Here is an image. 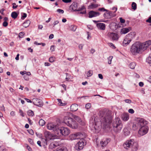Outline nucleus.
Wrapping results in <instances>:
<instances>
[{
    "label": "nucleus",
    "mask_w": 151,
    "mask_h": 151,
    "mask_svg": "<svg viewBox=\"0 0 151 151\" xmlns=\"http://www.w3.org/2000/svg\"><path fill=\"white\" fill-rule=\"evenodd\" d=\"M100 120L97 117L92 118L90 121L89 127L92 130L98 132L102 128L108 127L112 122V118L109 112L107 111L103 110L99 112Z\"/></svg>",
    "instance_id": "obj_1"
},
{
    "label": "nucleus",
    "mask_w": 151,
    "mask_h": 151,
    "mask_svg": "<svg viewBox=\"0 0 151 151\" xmlns=\"http://www.w3.org/2000/svg\"><path fill=\"white\" fill-rule=\"evenodd\" d=\"M47 128L50 130H52L57 134L65 136L70 133V130L67 127H62L59 128L57 125L49 124L47 125Z\"/></svg>",
    "instance_id": "obj_2"
},
{
    "label": "nucleus",
    "mask_w": 151,
    "mask_h": 151,
    "mask_svg": "<svg viewBox=\"0 0 151 151\" xmlns=\"http://www.w3.org/2000/svg\"><path fill=\"white\" fill-rule=\"evenodd\" d=\"M142 50H144L141 43L139 42H136L134 43L130 48V52L133 55H136L139 53Z\"/></svg>",
    "instance_id": "obj_3"
},
{
    "label": "nucleus",
    "mask_w": 151,
    "mask_h": 151,
    "mask_svg": "<svg viewBox=\"0 0 151 151\" xmlns=\"http://www.w3.org/2000/svg\"><path fill=\"white\" fill-rule=\"evenodd\" d=\"M85 136V134L84 133L83 134L80 132L76 133V139H80V140L78 142V148L76 149L77 150L79 151L82 150L84 145H86V142L84 139Z\"/></svg>",
    "instance_id": "obj_4"
},
{
    "label": "nucleus",
    "mask_w": 151,
    "mask_h": 151,
    "mask_svg": "<svg viewBox=\"0 0 151 151\" xmlns=\"http://www.w3.org/2000/svg\"><path fill=\"white\" fill-rule=\"evenodd\" d=\"M124 147L126 149L128 148L132 147L134 151H136L138 148V144L137 143L135 142L134 139H130L127 140L125 143L123 145Z\"/></svg>",
    "instance_id": "obj_5"
},
{
    "label": "nucleus",
    "mask_w": 151,
    "mask_h": 151,
    "mask_svg": "<svg viewBox=\"0 0 151 151\" xmlns=\"http://www.w3.org/2000/svg\"><path fill=\"white\" fill-rule=\"evenodd\" d=\"M112 126L114 131L116 132H120L122 128V121L119 118H116L114 120Z\"/></svg>",
    "instance_id": "obj_6"
},
{
    "label": "nucleus",
    "mask_w": 151,
    "mask_h": 151,
    "mask_svg": "<svg viewBox=\"0 0 151 151\" xmlns=\"http://www.w3.org/2000/svg\"><path fill=\"white\" fill-rule=\"evenodd\" d=\"M135 33L134 32H131L127 35L123 41V45L126 46L129 44L133 38L135 37Z\"/></svg>",
    "instance_id": "obj_7"
},
{
    "label": "nucleus",
    "mask_w": 151,
    "mask_h": 151,
    "mask_svg": "<svg viewBox=\"0 0 151 151\" xmlns=\"http://www.w3.org/2000/svg\"><path fill=\"white\" fill-rule=\"evenodd\" d=\"M63 122L65 124L72 128H75L76 122L72 118L68 116H65L63 119Z\"/></svg>",
    "instance_id": "obj_8"
},
{
    "label": "nucleus",
    "mask_w": 151,
    "mask_h": 151,
    "mask_svg": "<svg viewBox=\"0 0 151 151\" xmlns=\"http://www.w3.org/2000/svg\"><path fill=\"white\" fill-rule=\"evenodd\" d=\"M148 130V127L145 125L140 128L138 131V133L140 135L143 136L147 133Z\"/></svg>",
    "instance_id": "obj_9"
},
{
    "label": "nucleus",
    "mask_w": 151,
    "mask_h": 151,
    "mask_svg": "<svg viewBox=\"0 0 151 151\" xmlns=\"http://www.w3.org/2000/svg\"><path fill=\"white\" fill-rule=\"evenodd\" d=\"M108 35L110 39L113 41H117L119 38L118 35L115 33L109 32Z\"/></svg>",
    "instance_id": "obj_10"
},
{
    "label": "nucleus",
    "mask_w": 151,
    "mask_h": 151,
    "mask_svg": "<svg viewBox=\"0 0 151 151\" xmlns=\"http://www.w3.org/2000/svg\"><path fill=\"white\" fill-rule=\"evenodd\" d=\"M33 104L35 105L40 107L43 106L42 101L40 99L38 98H34L32 100Z\"/></svg>",
    "instance_id": "obj_11"
},
{
    "label": "nucleus",
    "mask_w": 151,
    "mask_h": 151,
    "mask_svg": "<svg viewBox=\"0 0 151 151\" xmlns=\"http://www.w3.org/2000/svg\"><path fill=\"white\" fill-rule=\"evenodd\" d=\"M44 134L45 138L44 139L45 140L46 143V141L53 139L54 136L50 132L46 131L44 132Z\"/></svg>",
    "instance_id": "obj_12"
},
{
    "label": "nucleus",
    "mask_w": 151,
    "mask_h": 151,
    "mask_svg": "<svg viewBox=\"0 0 151 151\" xmlns=\"http://www.w3.org/2000/svg\"><path fill=\"white\" fill-rule=\"evenodd\" d=\"M139 128L145 126L144 120L143 119H139L136 122Z\"/></svg>",
    "instance_id": "obj_13"
},
{
    "label": "nucleus",
    "mask_w": 151,
    "mask_h": 151,
    "mask_svg": "<svg viewBox=\"0 0 151 151\" xmlns=\"http://www.w3.org/2000/svg\"><path fill=\"white\" fill-rule=\"evenodd\" d=\"M100 13L98 12H94L93 11H90L89 13V18L96 17L99 16Z\"/></svg>",
    "instance_id": "obj_14"
},
{
    "label": "nucleus",
    "mask_w": 151,
    "mask_h": 151,
    "mask_svg": "<svg viewBox=\"0 0 151 151\" xmlns=\"http://www.w3.org/2000/svg\"><path fill=\"white\" fill-rule=\"evenodd\" d=\"M151 44V40H148L146 41L144 43H141V45H142V48H143V50H145Z\"/></svg>",
    "instance_id": "obj_15"
},
{
    "label": "nucleus",
    "mask_w": 151,
    "mask_h": 151,
    "mask_svg": "<svg viewBox=\"0 0 151 151\" xmlns=\"http://www.w3.org/2000/svg\"><path fill=\"white\" fill-rule=\"evenodd\" d=\"M97 28L100 29L104 30L105 28V24L103 23H98L96 24Z\"/></svg>",
    "instance_id": "obj_16"
},
{
    "label": "nucleus",
    "mask_w": 151,
    "mask_h": 151,
    "mask_svg": "<svg viewBox=\"0 0 151 151\" xmlns=\"http://www.w3.org/2000/svg\"><path fill=\"white\" fill-rule=\"evenodd\" d=\"M129 118V116L127 113H124L122 115V119L124 122L127 121Z\"/></svg>",
    "instance_id": "obj_17"
},
{
    "label": "nucleus",
    "mask_w": 151,
    "mask_h": 151,
    "mask_svg": "<svg viewBox=\"0 0 151 151\" xmlns=\"http://www.w3.org/2000/svg\"><path fill=\"white\" fill-rule=\"evenodd\" d=\"M110 141V140L109 139H106L105 140H103L101 141L100 143V145L102 147H104Z\"/></svg>",
    "instance_id": "obj_18"
},
{
    "label": "nucleus",
    "mask_w": 151,
    "mask_h": 151,
    "mask_svg": "<svg viewBox=\"0 0 151 151\" xmlns=\"http://www.w3.org/2000/svg\"><path fill=\"white\" fill-rule=\"evenodd\" d=\"M76 2H73L71 4L69 8V10L71 12H73L76 11Z\"/></svg>",
    "instance_id": "obj_19"
},
{
    "label": "nucleus",
    "mask_w": 151,
    "mask_h": 151,
    "mask_svg": "<svg viewBox=\"0 0 151 151\" xmlns=\"http://www.w3.org/2000/svg\"><path fill=\"white\" fill-rule=\"evenodd\" d=\"M59 145L58 143L56 142H54L51 143L50 145V148L51 149L55 148Z\"/></svg>",
    "instance_id": "obj_20"
},
{
    "label": "nucleus",
    "mask_w": 151,
    "mask_h": 151,
    "mask_svg": "<svg viewBox=\"0 0 151 151\" xmlns=\"http://www.w3.org/2000/svg\"><path fill=\"white\" fill-rule=\"evenodd\" d=\"M129 31V29L127 28H122L121 30V34H125Z\"/></svg>",
    "instance_id": "obj_21"
},
{
    "label": "nucleus",
    "mask_w": 151,
    "mask_h": 151,
    "mask_svg": "<svg viewBox=\"0 0 151 151\" xmlns=\"http://www.w3.org/2000/svg\"><path fill=\"white\" fill-rule=\"evenodd\" d=\"M76 121L80 124L82 125H84L85 124V123L83 121L81 120V119L78 116H76Z\"/></svg>",
    "instance_id": "obj_22"
},
{
    "label": "nucleus",
    "mask_w": 151,
    "mask_h": 151,
    "mask_svg": "<svg viewBox=\"0 0 151 151\" xmlns=\"http://www.w3.org/2000/svg\"><path fill=\"white\" fill-rule=\"evenodd\" d=\"M76 121L80 124L82 125H84L85 124V123L83 121L81 120V119L78 116H76Z\"/></svg>",
    "instance_id": "obj_23"
},
{
    "label": "nucleus",
    "mask_w": 151,
    "mask_h": 151,
    "mask_svg": "<svg viewBox=\"0 0 151 151\" xmlns=\"http://www.w3.org/2000/svg\"><path fill=\"white\" fill-rule=\"evenodd\" d=\"M130 129H128L126 128H124V134L126 136H128L130 134Z\"/></svg>",
    "instance_id": "obj_24"
},
{
    "label": "nucleus",
    "mask_w": 151,
    "mask_h": 151,
    "mask_svg": "<svg viewBox=\"0 0 151 151\" xmlns=\"http://www.w3.org/2000/svg\"><path fill=\"white\" fill-rule=\"evenodd\" d=\"M30 23V22L29 20H26L23 23V26L26 28L29 26Z\"/></svg>",
    "instance_id": "obj_25"
},
{
    "label": "nucleus",
    "mask_w": 151,
    "mask_h": 151,
    "mask_svg": "<svg viewBox=\"0 0 151 151\" xmlns=\"http://www.w3.org/2000/svg\"><path fill=\"white\" fill-rule=\"evenodd\" d=\"M99 5L96 4H92L88 6V8L90 9H93L97 7Z\"/></svg>",
    "instance_id": "obj_26"
},
{
    "label": "nucleus",
    "mask_w": 151,
    "mask_h": 151,
    "mask_svg": "<svg viewBox=\"0 0 151 151\" xmlns=\"http://www.w3.org/2000/svg\"><path fill=\"white\" fill-rule=\"evenodd\" d=\"M18 15V14L15 12H13L11 14L12 17L14 19H16Z\"/></svg>",
    "instance_id": "obj_27"
},
{
    "label": "nucleus",
    "mask_w": 151,
    "mask_h": 151,
    "mask_svg": "<svg viewBox=\"0 0 151 151\" xmlns=\"http://www.w3.org/2000/svg\"><path fill=\"white\" fill-rule=\"evenodd\" d=\"M57 100H58V104L61 106H64L66 105V103H63L62 100L61 99H57Z\"/></svg>",
    "instance_id": "obj_28"
},
{
    "label": "nucleus",
    "mask_w": 151,
    "mask_h": 151,
    "mask_svg": "<svg viewBox=\"0 0 151 151\" xmlns=\"http://www.w3.org/2000/svg\"><path fill=\"white\" fill-rule=\"evenodd\" d=\"M69 28L70 30L75 32L76 31L75 26L74 25H71L69 26Z\"/></svg>",
    "instance_id": "obj_29"
},
{
    "label": "nucleus",
    "mask_w": 151,
    "mask_h": 151,
    "mask_svg": "<svg viewBox=\"0 0 151 151\" xmlns=\"http://www.w3.org/2000/svg\"><path fill=\"white\" fill-rule=\"evenodd\" d=\"M135 66V63L134 62H132L129 64V67L131 69H134V68Z\"/></svg>",
    "instance_id": "obj_30"
},
{
    "label": "nucleus",
    "mask_w": 151,
    "mask_h": 151,
    "mask_svg": "<svg viewBox=\"0 0 151 151\" xmlns=\"http://www.w3.org/2000/svg\"><path fill=\"white\" fill-rule=\"evenodd\" d=\"M139 127L138 124H137L136 122L133 124L132 125V128L134 130H136L138 129Z\"/></svg>",
    "instance_id": "obj_31"
},
{
    "label": "nucleus",
    "mask_w": 151,
    "mask_h": 151,
    "mask_svg": "<svg viewBox=\"0 0 151 151\" xmlns=\"http://www.w3.org/2000/svg\"><path fill=\"white\" fill-rule=\"evenodd\" d=\"M39 124L41 126H43L45 124V122L42 119H40L39 122Z\"/></svg>",
    "instance_id": "obj_32"
},
{
    "label": "nucleus",
    "mask_w": 151,
    "mask_h": 151,
    "mask_svg": "<svg viewBox=\"0 0 151 151\" xmlns=\"http://www.w3.org/2000/svg\"><path fill=\"white\" fill-rule=\"evenodd\" d=\"M69 139L71 140H74L76 139V134H71L69 137Z\"/></svg>",
    "instance_id": "obj_33"
},
{
    "label": "nucleus",
    "mask_w": 151,
    "mask_h": 151,
    "mask_svg": "<svg viewBox=\"0 0 151 151\" xmlns=\"http://www.w3.org/2000/svg\"><path fill=\"white\" fill-rule=\"evenodd\" d=\"M27 114L28 115L30 116H32L34 115L33 112L31 110H28L27 112Z\"/></svg>",
    "instance_id": "obj_34"
},
{
    "label": "nucleus",
    "mask_w": 151,
    "mask_h": 151,
    "mask_svg": "<svg viewBox=\"0 0 151 151\" xmlns=\"http://www.w3.org/2000/svg\"><path fill=\"white\" fill-rule=\"evenodd\" d=\"M132 9L135 10L137 9V4L135 2H133L132 4Z\"/></svg>",
    "instance_id": "obj_35"
},
{
    "label": "nucleus",
    "mask_w": 151,
    "mask_h": 151,
    "mask_svg": "<svg viewBox=\"0 0 151 151\" xmlns=\"http://www.w3.org/2000/svg\"><path fill=\"white\" fill-rule=\"evenodd\" d=\"M146 62L149 64L151 63V54L150 55V56L146 59Z\"/></svg>",
    "instance_id": "obj_36"
},
{
    "label": "nucleus",
    "mask_w": 151,
    "mask_h": 151,
    "mask_svg": "<svg viewBox=\"0 0 151 151\" xmlns=\"http://www.w3.org/2000/svg\"><path fill=\"white\" fill-rule=\"evenodd\" d=\"M93 74V72L92 70H89L87 73V76L88 77L91 76Z\"/></svg>",
    "instance_id": "obj_37"
},
{
    "label": "nucleus",
    "mask_w": 151,
    "mask_h": 151,
    "mask_svg": "<svg viewBox=\"0 0 151 151\" xmlns=\"http://www.w3.org/2000/svg\"><path fill=\"white\" fill-rule=\"evenodd\" d=\"M113 58V57L112 56H110L108 58V63L109 64H110L111 63V60Z\"/></svg>",
    "instance_id": "obj_38"
},
{
    "label": "nucleus",
    "mask_w": 151,
    "mask_h": 151,
    "mask_svg": "<svg viewBox=\"0 0 151 151\" xmlns=\"http://www.w3.org/2000/svg\"><path fill=\"white\" fill-rule=\"evenodd\" d=\"M85 9V7L83 6H82L81 7L79 8L78 9L76 8V11H81L83 10V9Z\"/></svg>",
    "instance_id": "obj_39"
},
{
    "label": "nucleus",
    "mask_w": 151,
    "mask_h": 151,
    "mask_svg": "<svg viewBox=\"0 0 151 151\" xmlns=\"http://www.w3.org/2000/svg\"><path fill=\"white\" fill-rule=\"evenodd\" d=\"M75 104H73L72 105L70 106V109L72 111H75L76 110L74 108L75 107Z\"/></svg>",
    "instance_id": "obj_40"
},
{
    "label": "nucleus",
    "mask_w": 151,
    "mask_h": 151,
    "mask_svg": "<svg viewBox=\"0 0 151 151\" xmlns=\"http://www.w3.org/2000/svg\"><path fill=\"white\" fill-rule=\"evenodd\" d=\"M0 151H7V150L3 146H0Z\"/></svg>",
    "instance_id": "obj_41"
},
{
    "label": "nucleus",
    "mask_w": 151,
    "mask_h": 151,
    "mask_svg": "<svg viewBox=\"0 0 151 151\" xmlns=\"http://www.w3.org/2000/svg\"><path fill=\"white\" fill-rule=\"evenodd\" d=\"M53 151H65L64 148H58Z\"/></svg>",
    "instance_id": "obj_42"
},
{
    "label": "nucleus",
    "mask_w": 151,
    "mask_h": 151,
    "mask_svg": "<svg viewBox=\"0 0 151 151\" xmlns=\"http://www.w3.org/2000/svg\"><path fill=\"white\" fill-rule=\"evenodd\" d=\"M86 108L87 109H89L91 107V104L90 103H88L86 104Z\"/></svg>",
    "instance_id": "obj_43"
},
{
    "label": "nucleus",
    "mask_w": 151,
    "mask_h": 151,
    "mask_svg": "<svg viewBox=\"0 0 151 151\" xmlns=\"http://www.w3.org/2000/svg\"><path fill=\"white\" fill-rule=\"evenodd\" d=\"M57 11L58 12L61 13V14H63L64 12V11L63 10L59 9H58Z\"/></svg>",
    "instance_id": "obj_44"
},
{
    "label": "nucleus",
    "mask_w": 151,
    "mask_h": 151,
    "mask_svg": "<svg viewBox=\"0 0 151 151\" xmlns=\"http://www.w3.org/2000/svg\"><path fill=\"white\" fill-rule=\"evenodd\" d=\"M19 112L20 113V115H21V116H22L23 117L24 116V114L23 112L22 111L21 109H19Z\"/></svg>",
    "instance_id": "obj_45"
},
{
    "label": "nucleus",
    "mask_w": 151,
    "mask_h": 151,
    "mask_svg": "<svg viewBox=\"0 0 151 151\" xmlns=\"http://www.w3.org/2000/svg\"><path fill=\"white\" fill-rule=\"evenodd\" d=\"M24 34L25 33L24 32H20L19 34V37H22L24 35Z\"/></svg>",
    "instance_id": "obj_46"
},
{
    "label": "nucleus",
    "mask_w": 151,
    "mask_h": 151,
    "mask_svg": "<svg viewBox=\"0 0 151 151\" xmlns=\"http://www.w3.org/2000/svg\"><path fill=\"white\" fill-rule=\"evenodd\" d=\"M98 10L99 11H101V12H104L105 11H107V10L106 9H105L104 8H99L98 9Z\"/></svg>",
    "instance_id": "obj_47"
},
{
    "label": "nucleus",
    "mask_w": 151,
    "mask_h": 151,
    "mask_svg": "<svg viewBox=\"0 0 151 151\" xmlns=\"http://www.w3.org/2000/svg\"><path fill=\"white\" fill-rule=\"evenodd\" d=\"M109 45L111 47H112L113 48H115V47L113 44L112 43H108Z\"/></svg>",
    "instance_id": "obj_48"
},
{
    "label": "nucleus",
    "mask_w": 151,
    "mask_h": 151,
    "mask_svg": "<svg viewBox=\"0 0 151 151\" xmlns=\"http://www.w3.org/2000/svg\"><path fill=\"white\" fill-rule=\"evenodd\" d=\"M124 101L126 103L128 104H130L132 102L131 100L129 99H125Z\"/></svg>",
    "instance_id": "obj_49"
},
{
    "label": "nucleus",
    "mask_w": 151,
    "mask_h": 151,
    "mask_svg": "<svg viewBox=\"0 0 151 151\" xmlns=\"http://www.w3.org/2000/svg\"><path fill=\"white\" fill-rule=\"evenodd\" d=\"M54 61V58L53 57H50L49 59V61L51 63L53 62Z\"/></svg>",
    "instance_id": "obj_50"
},
{
    "label": "nucleus",
    "mask_w": 151,
    "mask_h": 151,
    "mask_svg": "<svg viewBox=\"0 0 151 151\" xmlns=\"http://www.w3.org/2000/svg\"><path fill=\"white\" fill-rule=\"evenodd\" d=\"M8 23L6 21H4L3 24V26L4 27H6L8 26Z\"/></svg>",
    "instance_id": "obj_51"
},
{
    "label": "nucleus",
    "mask_w": 151,
    "mask_h": 151,
    "mask_svg": "<svg viewBox=\"0 0 151 151\" xmlns=\"http://www.w3.org/2000/svg\"><path fill=\"white\" fill-rule=\"evenodd\" d=\"M28 132L29 134L32 135H33L34 134V132L33 130L32 129H29L28 130Z\"/></svg>",
    "instance_id": "obj_52"
},
{
    "label": "nucleus",
    "mask_w": 151,
    "mask_h": 151,
    "mask_svg": "<svg viewBox=\"0 0 151 151\" xmlns=\"http://www.w3.org/2000/svg\"><path fill=\"white\" fill-rule=\"evenodd\" d=\"M12 5H13L12 6V8L13 9H15L17 8V7L18 6V5H16V4L15 3H13L12 4Z\"/></svg>",
    "instance_id": "obj_53"
},
{
    "label": "nucleus",
    "mask_w": 151,
    "mask_h": 151,
    "mask_svg": "<svg viewBox=\"0 0 151 151\" xmlns=\"http://www.w3.org/2000/svg\"><path fill=\"white\" fill-rule=\"evenodd\" d=\"M134 111L133 110V109H129L128 110V112L129 113H131V114H133L134 113Z\"/></svg>",
    "instance_id": "obj_54"
},
{
    "label": "nucleus",
    "mask_w": 151,
    "mask_h": 151,
    "mask_svg": "<svg viewBox=\"0 0 151 151\" xmlns=\"http://www.w3.org/2000/svg\"><path fill=\"white\" fill-rule=\"evenodd\" d=\"M50 50L51 52H53L55 50V46L54 45H52L50 47Z\"/></svg>",
    "instance_id": "obj_55"
},
{
    "label": "nucleus",
    "mask_w": 151,
    "mask_h": 151,
    "mask_svg": "<svg viewBox=\"0 0 151 151\" xmlns=\"http://www.w3.org/2000/svg\"><path fill=\"white\" fill-rule=\"evenodd\" d=\"M59 23V21L58 20L55 21L53 24V26L54 27L55 25Z\"/></svg>",
    "instance_id": "obj_56"
},
{
    "label": "nucleus",
    "mask_w": 151,
    "mask_h": 151,
    "mask_svg": "<svg viewBox=\"0 0 151 151\" xmlns=\"http://www.w3.org/2000/svg\"><path fill=\"white\" fill-rule=\"evenodd\" d=\"M119 19L120 20V22L122 23H124L125 22V20L122 17L120 18Z\"/></svg>",
    "instance_id": "obj_57"
},
{
    "label": "nucleus",
    "mask_w": 151,
    "mask_h": 151,
    "mask_svg": "<svg viewBox=\"0 0 151 151\" xmlns=\"http://www.w3.org/2000/svg\"><path fill=\"white\" fill-rule=\"evenodd\" d=\"M25 147L27 148V149L29 151H31L32 150V149L29 146L27 145L26 144L25 145Z\"/></svg>",
    "instance_id": "obj_58"
},
{
    "label": "nucleus",
    "mask_w": 151,
    "mask_h": 151,
    "mask_svg": "<svg viewBox=\"0 0 151 151\" xmlns=\"http://www.w3.org/2000/svg\"><path fill=\"white\" fill-rule=\"evenodd\" d=\"M62 1L66 3H69L71 1V0H62Z\"/></svg>",
    "instance_id": "obj_59"
},
{
    "label": "nucleus",
    "mask_w": 151,
    "mask_h": 151,
    "mask_svg": "<svg viewBox=\"0 0 151 151\" xmlns=\"http://www.w3.org/2000/svg\"><path fill=\"white\" fill-rule=\"evenodd\" d=\"M27 14L25 13H24L23 14V15L22 16V19H24V18L27 17Z\"/></svg>",
    "instance_id": "obj_60"
},
{
    "label": "nucleus",
    "mask_w": 151,
    "mask_h": 151,
    "mask_svg": "<svg viewBox=\"0 0 151 151\" xmlns=\"http://www.w3.org/2000/svg\"><path fill=\"white\" fill-rule=\"evenodd\" d=\"M146 22H149V23H151V17H150L148 19L146 20Z\"/></svg>",
    "instance_id": "obj_61"
},
{
    "label": "nucleus",
    "mask_w": 151,
    "mask_h": 151,
    "mask_svg": "<svg viewBox=\"0 0 151 151\" xmlns=\"http://www.w3.org/2000/svg\"><path fill=\"white\" fill-rule=\"evenodd\" d=\"M10 114L12 116H14L15 115V113L14 111H12L10 113Z\"/></svg>",
    "instance_id": "obj_62"
},
{
    "label": "nucleus",
    "mask_w": 151,
    "mask_h": 151,
    "mask_svg": "<svg viewBox=\"0 0 151 151\" xmlns=\"http://www.w3.org/2000/svg\"><path fill=\"white\" fill-rule=\"evenodd\" d=\"M54 37V35L53 34H51L49 36V38L50 39H52Z\"/></svg>",
    "instance_id": "obj_63"
},
{
    "label": "nucleus",
    "mask_w": 151,
    "mask_h": 151,
    "mask_svg": "<svg viewBox=\"0 0 151 151\" xmlns=\"http://www.w3.org/2000/svg\"><path fill=\"white\" fill-rule=\"evenodd\" d=\"M25 99L27 102H29V103H32V101H31L29 99H28L27 98H25Z\"/></svg>",
    "instance_id": "obj_64"
}]
</instances>
